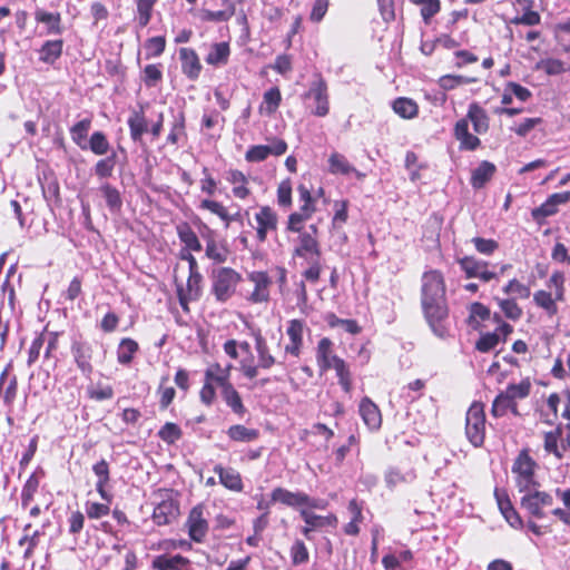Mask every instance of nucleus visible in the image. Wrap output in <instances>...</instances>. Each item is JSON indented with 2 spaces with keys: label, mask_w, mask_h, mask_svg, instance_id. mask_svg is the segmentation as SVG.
<instances>
[{
  "label": "nucleus",
  "mask_w": 570,
  "mask_h": 570,
  "mask_svg": "<svg viewBox=\"0 0 570 570\" xmlns=\"http://www.w3.org/2000/svg\"><path fill=\"white\" fill-rule=\"evenodd\" d=\"M176 233L184 245L180 250L200 252L203 249L198 235L194 232L187 222H181L176 226Z\"/></svg>",
  "instance_id": "27"
},
{
  "label": "nucleus",
  "mask_w": 570,
  "mask_h": 570,
  "mask_svg": "<svg viewBox=\"0 0 570 570\" xmlns=\"http://www.w3.org/2000/svg\"><path fill=\"white\" fill-rule=\"evenodd\" d=\"M393 111L404 119H412L417 116V104L406 97H399L392 102Z\"/></svg>",
  "instance_id": "45"
},
{
  "label": "nucleus",
  "mask_w": 570,
  "mask_h": 570,
  "mask_svg": "<svg viewBox=\"0 0 570 570\" xmlns=\"http://www.w3.org/2000/svg\"><path fill=\"white\" fill-rule=\"evenodd\" d=\"M214 472L218 475L220 484H223L226 489L240 492L243 491V481L240 474L232 469L224 468L220 464L214 466Z\"/></svg>",
  "instance_id": "28"
},
{
  "label": "nucleus",
  "mask_w": 570,
  "mask_h": 570,
  "mask_svg": "<svg viewBox=\"0 0 570 570\" xmlns=\"http://www.w3.org/2000/svg\"><path fill=\"white\" fill-rule=\"evenodd\" d=\"M470 121L476 135H483L489 130L490 118L487 110L478 102L470 104L466 116L459 119L453 129L454 137L460 142V149L462 150H475L481 145L478 136L469 131Z\"/></svg>",
  "instance_id": "2"
},
{
  "label": "nucleus",
  "mask_w": 570,
  "mask_h": 570,
  "mask_svg": "<svg viewBox=\"0 0 570 570\" xmlns=\"http://www.w3.org/2000/svg\"><path fill=\"white\" fill-rule=\"evenodd\" d=\"M497 168L494 164L483 160L480 165L473 169L471 175V185L474 189H481L485 184L493 177Z\"/></svg>",
  "instance_id": "33"
},
{
  "label": "nucleus",
  "mask_w": 570,
  "mask_h": 570,
  "mask_svg": "<svg viewBox=\"0 0 570 570\" xmlns=\"http://www.w3.org/2000/svg\"><path fill=\"white\" fill-rule=\"evenodd\" d=\"M18 396V379L12 373V365L9 363L0 374V397L7 409V421L13 423L12 413Z\"/></svg>",
  "instance_id": "6"
},
{
  "label": "nucleus",
  "mask_w": 570,
  "mask_h": 570,
  "mask_svg": "<svg viewBox=\"0 0 570 570\" xmlns=\"http://www.w3.org/2000/svg\"><path fill=\"white\" fill-rule=\"evenodd\" d=\"M485 413L481 402H473L465 415V436L473 448H481L485 439Z\"/></svg>",
  "instance_id": "5"
},
{
  "label": "nucleus",
  "mask_w": 570,
  "mask_h": 570,
  "mask_svg": "<svg viewBox=\"0 0 570 570\" xmlns=\"http://www.w3.org/2000/svg\"><path fill=\"white\" fill-rule=\"evenodd\" d=\"M138 351L139 345L135 340L130 337L121 338L116 351L117 362L120 365L129 366Z\"/></svg>",
  "instance_id": "34"
},
{
  "label": "nucleus",
  "mask_w": 570,
  "mask_h": 570,
  "mask_svg": "<svg viewBox=\"0 0 570 570\" xmlns=\"http://www.w3.org/2000/svg\"><path fill=\"white\" fill-rule=\"evenodd\" d=\"M523 495L520 500V505L531 517L535 519H542L546 517L543 508L551 507L553 504V498L549 492L540 491L539 488L522 492Z\"/></svg>",
  "instance_id": "9"
},
{
  "label": "nucleus",
  "mask_w": 570,
  "mask_h": 570,
  "mask_svg": "<svg viewBox=\"0 0 570 570\" xmlns=\"http://www.w3.org/2000/svg\"><path fill=\"white\" fill-rule=\"evenodd\" d=\"M203 275L199 271L189 272L185 293L191 299H199L203 293Z\"/></svg>",
  "instance_id": "57"
},
{
  "label": "nucleus",
  "mask_w": 570,
  "mask_h": 570,
  "mask_svg": "<svg viewBox=\"0 0 570 570\" xmlns=\"http://www.w3.org/2000/svg\"><path fill=\"white\" fill-rule=\"evenodd\" d=\"M255 350L258 358V366L263 370H268L276 364V358L271 354L266 340L261 332L254 334Z\"/></svg>",
  "instance_id": "35"
},
{
  "label": "nucleus",
  "mask_w": 570,
  "mask_h": 570,
  "mask_svg": "<svg viewBox=\"0 0 570 570\" xmlns=\"http://www.w3.org/2000/svg\"><path fill=\"white\" fill-rule=\"evenodd\" d=\"M189 564V560L180 554L168 557L158 556L153 561V568L157 570H180Z\"/></svg>",
  "instance_id": "39"
},
{
  "label": "nucleus",
  "mask_w": 570,
  "mask_h": 570,
  "mask_svg": "<svg viewBox=\"0 0 570 570\" xmlns=\"http://www.w3.org/2000/svg\"><path fill=\"white\" fill-rule=\"evenodd\" d=\"M35 20L43 26L41 35L61 36L65 31L60 12H49L45 9L37 8L35 11Z\"/></svg>",
  "instance_id": "18"
},
{
  "label": "nucleus",
  "mask_w": 570,
  "mask_h": 570,
  "mask_svg": "<svg viewBox=\"0 0 570 570\" xmlns=\"http://www.w3.org/2000/svg\"><path fill=\"white\" fill-rule=\"evenodd\" d=\"M99 193L106 202V206L112 214L120 213L122 208V197L117 187L109 183H104L99 186Z\"/></svg>",
  "instance_id": "32"
},
{
  "label": "nucleus",
  "mask_w": 570,
  "mask_h": 570,
  "mask_svg": "<svg viewBox=\"0 0 570 570\" xmlns=\"http://www.w3.org/2000/svg\"><path fill=\"white\" fill-rule=\"evenodd\" d=\"M181 72L190 80L196 81L203 70L200 59L193 48L183 47L178 50Z\"/></svg>",
  "instance_id": "16"
},
{
  "label": "nucleus",
  "mask_w": 570,
  "mask_h": 570,
  "mask_svg": "<svg viewBox=\"0 0 570 570\" xmlns=\"http://www.w3.org/2000/svg\"><path fill=\"white\" fill-rule=\"evenodd\" d=\"M227 435L235 442H253L258 439L259 431L242 424H235L228 428Z\"/></svg>",
  "instance_id": "49"
},
{
  "label": "nucleus",
  "mask_w": 570,
  "mask_h": 570,
  "mask_svg": "<svg viewBox=\"0 0 570 570\" xmlns=\"http://www.w3.org/2000/svg\"><path fill=\"white\" fill-rule=\"evenodd\" d=\"M92 472L97 478L96 491L104 501L111 503L114 495L108 490L110 483L109 463L105 459L99 460L92 465Z\"/></svg>",
  "instance_id": "21"
},
{
  "label": "nucleus",
  "mask_w": 570,
  "mask_h": 570,
  "mask_svg": "<svg viewBox=\"0 0 570 570\" xmlns=\"http://www.w3.org/2000/svg\"><path fill=\"white\" fill-rule=\"evenodd\" d=\"M490 317V309L482 303L474 302L470 305V315L468 323L473 330H478L480 321H485Z\"/></svg>",
  "instance_id": "53"
},
{
  "label": "nucleus",
  "mask_w": 570,
  "mask_h": 570,
  "mask_svg": "<svg viewBox=\"0 0 570 570\" xmlns=\"http://www.w3.org/2000/svg\"><path fill=\"white\" fill-rule=\"evenodd\" d=\"M358 443H360V438L357 434H351L348 438H347V441L345 444L338 446L334 452H333V455H334V459H335V465L336 466H340L342 465V463L344 462L346 455L351 452L352 448H356V451L358 452L360 449H358Z\"/></svg>",
  "instance_id": "59"
},
{
  "label": "nucleus",
  "mask_w": 570,
  "mask_h": 570,
  "mask_svg": "<svg viewBox=\"0 0 570 570\" xmlns=\"http://www.w3.org/2000/svg\"><path fill=\"white\" fill-rule=\"evenodd\" d=\"M272 502H279L291 508H298L302 505L318 508V504H316L315 500L312 499L308 494L301 491L292 492L281 487L275 488L272 491Z\"/></svg>",
  "instance_id": "12"
},
{
  "label": "nucleus",
  "mask_w": 570,
  "mask_h": 570,
  "mask_svg": "<svg viewBox=\"0 0 570 570\" xmlns=\"http://www.w3.org/2000/svg\"><path fill=\"white\" fill-rule=\"evenodd\" d=\"M305 322L302 320H291L287 323L286 334L288 336V344L285 345V354L294 357H299L304 345L303 336L305 331Z\"/></svg>",
  "instance_id": "15"
},
{
  "label": "nucleus",
  "mask_w": 570,
  "mask_h": 570,
  "mask_svg": "<svg viewBox=\"0 0 570 570\" xmlns=\"http://www.w3.org/2000/svg\"><path fill=\"white\" fill-rule=\"evenodd\" d=\"M332 370H335L338 384L345 393H351L353 389L352 374L347 363L343 358H334Z\"/></svg>",
  "instance_id": "47"
},
{
  "label": "nucleus",
  "mask_w": 570,
  "mask_h": 570,
  "mask_svg": "<svg viewBox=\"0 0 570 570\" xmlns=\"http://www.w3.org/2000/svg\"><path fill=\"white\" fill-rule=\"evenodd\" d=\"M63 45L62 39L46 40L37 50L38 60L42 63L53 66L62 56Z\"/></svg>",
  "instance_id": "23"
},
{
  "label": "nucleus",
  "mask_w": 570,
  "mask_h": 570,
  "mask_svg": "<svg viewBox=\"0 0 570 570\" xmlns=\"http://www.w3.org/2000/svg\"><path fill=\"white\" fill-rule=\"evenodd\" d=\"M509 411L514 415L519 414L517 402L500 392L492 403L491 414L495 417H501Z\"/></svg>",
  "instance_id": "44"
},
{
  "label": "nucleus",
  "mask_w": 570,
  "mask_h": 570,
  "mask_svg": "<svg viewBox=\"0 0 570 570\" xmlns=\"http://www.w3.org/2000/svg\"><path fill=\"white\" fill-rule=\"evenodd\" d=\"M564 283L566 275L561 271H554L547 282V287L554 289L556 298L560 302H563L566 299Z\"/></svg>",
  "instance_id": "58"
},
{
  "label": "nucleus",
  "mask_w": 570,
  "mask_h": 570,
  "mask_svg": "<svg viewBox=\"0 0 570 570\" xmlns=\"http://www.w3.org/2000/svg\"><path fill=\"white\" fill-rule=\"evenodd\" d=\"M458 264L466 278H479L483 283L499 279L498 273L490 269L492 264L487 261L474 256H464L458 259Z\"/></svg>",
  "instance_id": "8"
},
{
  "label": "nucleus",
  "mask_w": 570,
  "mask_h": 570,
  "mask_svg": "<svg viewBox=\"0 0 570 570\" xmlns=\"http://www.w3.org/2000/svg\"><path fill=\"white\" fill-rule=\"evenodd\" d=\"M537 468L538 463L529 454V451L527 449L521 450L514 459L511 468L514 475L515 487L520 493L540 487L535 476Z\"/></svg>",
  "instance_id": "4"
},
{
  "label": "nucleus",
  "mask_w": 570,
  "mask_h": 570,
  "mask_svg": "<svg viewBox=\"0 0 570 570\" xmlns=\"http://www.w3.org/2000/svg\"><path fill=\"white\" fill-rule=\"evenodd\" d=\"M205 256L215 264L226 263L229 256L226 242H208V245L205 247Z\"/></svg>",
  "instance_id": "46"
},
{
  "label": "nucleus",
  "mask_w": 570,
  "mask_h": 570,
  "mask_svg": "<svg viewBox=\"0 0 570 570\" xmlns=\"http://www.w3.org/2000/svg\"><path fill=\"white\" fill-rule=\"evenodd\" d=\"M45 476L42 469L38 468L33 473L29 475L21 490V507L28 508L33 501L35 494L37 493L41 478Z\"/></svg>",
  "instance_id": "29"
},
{
  "label": "nucleus",
  "mask_w": 570,
  "mask_h": 570,
  "mask_svg": "<svg viewBox=\"0 0 570 570\" xmlns=\"http://www.w3.org/2000/svg\"><path fill=\"white\" fill-rule=\"evenodd\" d=\"M248 279L254 284V291L250 293L248 299L254 304L268 302L272 279L267 272L254 271L248 274Z\"/></svg>",
  "instance_id": "17"
},
{
  "label": "nucleus",
  "mask_w": 570,
  "mask_h": 570,
  "mask_svg": "<svg viewBox=\"0 0 570 570\" xmlns=\"http://www.w3.org/2000/svg\"><path fill=\"white\" fill-rule=\"evenodd\" d=\"M116 153H111L106 158L98 160L94 167L95 175L101 179L110 177L116 166Z\"/></svg>",
  "instance_id": "60"
},
{
  "label": "nucleus",
  "mask_w": 570,
  "mask_h": 570,
  "mask_svg": "<svg viewBox=\"0 0 570 570\" xmlns=\"http://www.w3.org/2000/svg\"><path fill=\"white\" fill-rule=\"evenodd\" d=\"M220 393L226 405L235 414L243 416L246 413V407L243 404L242 397L233 384L222 387Z\"/></svg>",
  "instance_id": "37"
},
{
  "label": "nucleus",
  "mask_w": 570,
  "mask_h": 570,
  "mask_svg": "<svg viewBox=\"0 0 570 570\" xmlns=\"http://www.w3.org/2000/svg\"><path fill=\"white\" fill-rule=\"evenodd\" d=\"M186 527L190 539L195 542H203L207 535L209 525L204 517V507L198 504L194 507L187 518Z\"/></svg>",
  "instance_id": "14"
},
{
  "label": "nucleus",
  "mask_w": 570,
  "mask_h": 570,
  "mask_svg": "<svg viewBox=\"0 0 570 570\" xmlns=\"http://www.w3.org/2000/svg\"><path fill=\"white\" fill-rule=\"evenodd\" d=\"M88 148L98 156L106 155L109 151L110 144L102 131H95L91 134Z\"/></svg>",
  "instance_id": "55"
},
{
  "label": "nucleus",
  "mask_w": 570,
  "mask_h": 570,
  "mask_svg": "<svg viewBox=\"0 0 570 570\" xmlns=\"http://www.w3.org/2000/svg\"><path fill=\"white\" fill-rule=\"evenodd\" d=\"M293 254L295 257L304 259L305 263L322 258L318 239H314L313 236L307 234H299Z\"/></svg>",
  "instance_id": "19"
},
{
  "label": "nucleus",
  "mask_w": 570,
  "mask_h": 570,
  "mask_svg": "<svg viewBox=\"0 0 570 570\" xmlns=\"http://www.w3.org/2000/svg\"><path fill=\"white\" fill-rule=\"evenodd\" d=\"M503 293L519 298H528L531 295L530 287L519 282L517 278H512L502 288Z\"/></svg>",
  "instance_id": "63"
},
{
  "label": "nucleus",
  "mask_w": 570,
  "mask_h": 570,
  "mask_svg": "<svg viewBox=\"0 0 570 570\" xmlns=\"http://www.w3.org/2000/svg\"><path fill=\"white\" fill-rule=\"evenodd\" d=\"M324 320L330 327L334 328L341 326L345 332L353 335L358 334L362 330L355 320L340 318L334 313H327Z\"/></svg>",
  "instance_id": "51"
},
{
  "label": "nucleus",
  "mask_w": 570,
  "mask_h": 570,
  "mask_svg": "<svg viewBox=\"0 0 570 570\" xmlns=\"http://www.w3.org/2000/svg\"><path fill=\"white\" fill-rule=\"evenodd\" d=\"M413 559L411 550H402L399 553L385 554L382 559V564L385 570H407L403 563L410 562Z\"/></svg>",
  "instance_id": "42"
},
{
  "label": "nucleus",
  "mask_w": 570,
  "mask_h": 570,
  "mask_svg": "<svg viewBox=\"0 0 570 570\" xmlns=\"http://www.w3.org/2000/svg\"><path fill=\"white\" fill-rule=\"evenodd\" d=\"M70 352L73 357L78 370L86 377H89L94 372L92 355L94 346L81 337H73L70 345Z\"/></svg>",
  "instance_id": "10"
},
{
  "label": "nucleus",
  "mask_w": 570,
  "mask_h": 570,
  "mask_svg": "<svg viewBox=\"0 0 570 570\" xmlns=\"http://www.w3.org/2000/svg\"><path fill=\"white\" fill-rule=\"evenodd\" d=\"M163 79L160 65H147L142 70V81L148 88L156 87Z\"/></svg>",
  "instance_id": "64"
},
{
  "label": "nucleus",
  "mask_w": 570,
  "mask_h": 570,
  "mask_svg": "<svg viewBox=\"0 0 570 570\" xmlns=\"http://www.w3.org/2000/svg\"><path fill=\"white\" fill-rule=\"evenodd\" d=\"M411 2L421 6V17L426 24L441 10L440 0H411Z\"/></svg>",
  "instance_id": "56"
},
{
  "label": "nucleus",
  "mask_w": 570,
  "mask_h": 570,
  "mask_svg": "<svg viewBox=\"0 0 570 570\" xmlns=\"http://www.w3.org/2000/svg\"><path fill=\"white\" fill-rule=\"evenodd\" d=\"M129 127L130 138L134 142H141L144 134L148 132V121L144 112V108L140 110H132L127 119Z\"/></svg>",
  "instance_id": "25"
},
{
  "label": "nucleus",
  "mask_w": 570,
  "mask_h": 570,
  "mask_svg": "<svg viewBox=\"0 0 570 570\" xmlns=\"http://www.w3.org/2000/svg\"><path fill=\"white\" fill-rule=\"evenodd\" d=\"M230 368L232 365L222 367L218 363L209 365L205 371V379L213 383H216L220 389L227 386L230 383Z\"/></svg>",
  "instance_id": "38"
},
{
  "label": "nucleus",
  "mask_w": 570,
  "mask_h": 570,
  "mask_svg": "<svg viewBox=\"0 0 570 570\" xmlns=\"http://www.w3.org/2000/svg\"><path fill=\"white\" fill-rule=\"evenodd\" d=\"M179 513L178 503L173 499L159 502L153 512V520L157 525L169 524Z\"/></svg>",
  "instance_id": "24"
},
{
  "label": "nucleus",
  "mask_w": 570,
  "mask_h": 570,
  "mask_svg": "<svg viewBox=\"0 0 570 570\" xmlns=\"http://www.w3.org/2000/svg\"><path fill=\"white\" fill-rule=\"evenodd\" d=\"M226 179L228 183L233 184V195L236 198L245 199L249 195V189L246 187L247 177L243 171L238 169H230L226 174Z\"/></svg>",
  "instance_id": "40"
},
{
  "label": "nucleus",
  "mask_w": 570,
  "mask_h": 570,
  "mask_svg": "<svg viewBox=\"0 0 570 570\" xmlns=\"http://www.w3.org/2000/svg\"><path fill=\"white\" fill-rule=\"evenodd\" d=\"M183 435L181 429L171 422H167L158 431V436L167 444L176 443Z\"/></svg>",
  "instance_id": "62"
},
{
  "label": "nucleus",
  "mask_w": 570,
  "mask_h": 570,
  "mask_svg": "<svg viewBox=\"0 0 570 570\" xmlns=\"http://www.w3.org/2000/svg\"><path fill=\"white\" fill-rule=\"evenodd\" d=\"M256 238L259 243L267 239L269 233H274L278 228V215L269 206H261L255 213Z\"/></svg>",
  "instance_id": "11"
},
{
  "label": "nucleus",
  "mask_w": 570,
  "mask_h": 570,
  "mask_svg": "<svg viewBox=\"0 0 570 570\" xmlns=\"http://www.w3.org/2000/svg\"><path fill=\"white\" fill-rule=\"evenodd\" d=\"M282 101V95L277 87H272L264 92L263 104L261 106V110L265 109L266 114H274Z\"/></svg>",
  "instance_id": "52"
},
{
  "label": "nucleus",
  "mask_w": 570,
  "mask_h": 570,
  "mask_svg": "<svg viewBox=\"0 0 570 570\" xmlns=\"http://www.w3.org/2000/svg\"><path fill=\"white\" fill-rule=\"evenodd\" d=\"M210 293L219 303H226L236 293L242 275L232 267H215L210 273Z\"/></svg>",
  "instance_id": "3"
},
{
  "label": "nucleus",
  "mask_w": 570,
  "mask_h": 570,
  "mask_svg": "<svg viewBox=\"0 0 570 570\" xmlns=\"http://www.w3.org/2000/svg\"><path fill=\"white\" fill-rule=\"evenodd\" d=\"M360 415L370 430H379L382 424L381 412L368 397H363L360 403Z\"/></svg>",
  "instance_id": "26"
},
{
  "label": "nucleus",
  "mask_w": 570,
  "mask_h": 570,
  "mask_svg": "<svg viewBox=\"0 0 570 570\" xmlns=\"http://www.w3.org/2000/svg\"><path fill=\"white\" fill-rule=\"evenodd\" d=\"M223 9L213 11L208 9L202 10L200 19L207 22H226L228 21L236 11V7L233 0H222Z\"/></svg>",
  "instance_id": "30"
},
{
  "label": "nucleus",
  "mask_w": 570,
  "mask_h": 570,
  "mask_svg": "<svg viewBox=\"0 0 570 570\" xmlns=\"http://www.w3.org/2000/svg\"><path fill=\"white\" fill-rule=\"evenodd\" d=\"M556 294L551 292L539 289L533 294V303L543 309L548 316H554L558 313Z\"/></svg>",
  "instance_id": "41"
},
{
  "label": "nucleus",
  "mask_w": 570,
  "mask_h": 570,
  "mask_svg": "<svg viewBox=\"0 0 570 570\" xmlns=\"http://www.w3.org/2000/svg\"><path fill=\"white\" fill-rule=\"evenodd\" d=\"M303 99L313 102L311 112L317 117H325L330 112V101L326 81L318 77L309 85L308 90L303 95Z\"/></svg>",
  "instance_id": "7"
},
{
  "label": "nucleus",
  "mask_w": 570,
  "mask_h": 570,
  "mask_svg": "<svg viewBox=\"0 0 570 570\" xmlns=\"http://www.w3.org/2000/svg\"><path fill=\"white\" fill-rule=\"evenodd\" d=\"M531 384L529 381H522L519 384H509L502 393L512 401L525 399L530 394Z\"/></svg>",
  "instance_id": "61"
},
{
  "label": "nucleus",
  "mask_w": 570,
  "mask_h": 570,
  "mask_svg": "<svg viewBox=\"0 0 570 570\" xmlns=\"http://www.w3.org/2000/svg\"><path fill=\"white\" fill-rule=\"evenodd\" d=\"M328 169L334 175H350L353 173H357L356 168L348 163L346 157L338 153H333L330 156Z\"/></svg>",
  "instance_id": "50"
},
{
  "label": "nucleus",
  "mask_w": 570,
  "mask_h": 570,
  "mask_svg": "<svg viewBox=\"0 0 570 570\" xmlns=\"http://www.w3.org/2000/svg\"><path fill=\"white\" fill-rule=\"evenodd\" d=\"M421 305L432 332L441 338L449 335V306L445 296V282L442 273L431 269L422 275Z\"/></svg>",
  "instance_id": "1"
},
{
  "label": "nucleus",
  "mask_w": 570,
  "mask_h": 570,
  "mask_svg": "<svg viewBox=\"0 0 570 570\" xmlns=\"http://www.w3.org/2000/svg\"><path fill=\"white\" fill-rule=\"evenodd\" d=\"M494 497L499 507L501 514L504 517L505 521L514 529H522L523 521L519 514V512L514 509L511 503V500L505 490L495 489Z\"/></svg>",
  "instance_id": "20"
},
{
  "label": "nucleus",
  "mask_w": 570,
  "mask_h": 570,
  "mask_svg": "<svg viewBox=\"0 0 570 570\" xmlns=\"http://www.w3.org/2000/svg\"><path fill=\"white\" fill-rule=\"evenodd\" d=\"M520 6H522L523 13L521 16L514 17L511 20L513 24H523V26H537L541 21V17L539 12L533 11L532 8L534 6L533 0H517Z\"/></svg>",
  "instance_id": "36"
},
{
  "label": "nucleus",
  "mask_w": 570,
  "mask_h": 570,
  "mask_svg": "<svg viewBox=\"0 0 570 570\" xmlns=\"http://www.w3.org/2000/svg\"><path fill=\"white\" fill-rule=\"evenodd\" d=\"M332 370H335L338 384L345 393H351L353 389L352 374L347 363L343 358H334Z\"/></svg>",
  "instance_id": "48"
},
{
  "label": "nucleus",
  "mask_w": 570,
  "mask_h": 570,
  "mask_svg": "<svg viewBox=\"0 0 570 570\" xmlns=\"http://www.w3.org/2000/svg\"><path fill=\"white\" fill-rule=\"evenodd\" d=\"M229 56L230 47L228 42H215L210 46V50L205 57V61L209 66L220 67L227 65Z\"/></svg>",
  "instance_id": "31"
},
{
  "label": "nucleus",
  "mask_w": 570,
  "mask_h": 570,
  "mask_svg": "<svg viewBox=\"0 0 570 570\" xmlns=\"http://www.w3.org/2000/svg\"><path fill=\"white\" fill-rule=\"evenodd\" d=\"M287 150V144L283 139H275L272 145H254L250 146L246 154L245 159L248 163H261L268 158V156H282Z\"/></svg>",
  "instance_id": "13"
},
{
  "label": "nucleus",
  "mask_w": 570,
  "mask_h": 570,
  "mask_svg": "<svg viewBox=\"0 0 570 570\" xmlns=\"http://www.w3.org/2000/svg\"><path fill=\"white\" fill-rule=\"evenodd\" d=\"M315 358L321 373L332 370L334 358H341L334 353V343L328 337H322L317 342Z\"/></svg>",
  "instance_id": "22"
},
{
  "label": "nucleus",
  "mask_w": 570,
  "mask_h": 570,
  "mask_svg": "<svg viewBox=\"0 0 570 570\" xmlns=\"http://www.w3.org/2000/svg\"><path fill=\"white\" fill-rule=\"evenodd\" d=\"M497 302L507 318L518 321L522 316V308L518 305L515 297L498 298Z\"/></svg>",
  "instance_id": "54"
},
{
  "label": "nucleus",
  "mask_w": 570,
  "mask_h": 570,
  "mask_svg": "<svg viewBox=\"0 0 570 570\" xmlns=\"http://www.w3.org/2000/svg\"><path fill=\"white\" fill-rule=\"evenodd\" d=\"M91 128V119L85 118L78 122H76L70 128V136L72 141L82 150L88 149L87 136Z\"/></svg>",
  "instance_id": "43"
}]
</instances>
